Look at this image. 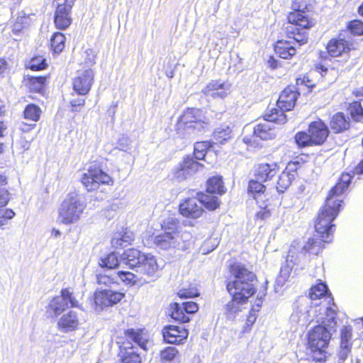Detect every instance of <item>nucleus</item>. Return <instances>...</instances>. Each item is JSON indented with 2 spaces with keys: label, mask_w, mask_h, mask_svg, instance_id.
I'll return each instance as SVG.
<instances>
[{
  "label": "nucleus",
  "mask_w": 363,
  "mask_h": 363,
  "mask_svg": "<svg viewBox=\"0 0 363 363\" xmlns=\"http://www.w3.org/2000/svg\"><path fill=\"white\" fill-rule=\"evenodd\" d=\"M340 345L352 346V328L344 326L340 331Z\"/></svg>",
  "instance_id": "obj_44"
},
{
  "label": "nucleus",
  "mask_w": 363,
  "mask_h": 363,
  "mask_svg": "<svg viewBox=\"0 0 363 363\" xmlns=\"http://www.w3.org/2000/svg\"><path fill=\"white\" fill-rule=\"evenodd\" d=\"M76 0H55L56 10L71 11Z\"/></svg>",
  "instance_id": "obj_53"
},
{
  "label": "nucleus",
  "mask_w": 363,
  "mask_h": 363,
  "mask_svg": "<svg viewBox=\"0 0 363 363\" xmlns=\"http://www.w3.org/2000/svg\"><path fill=\"white\" fill-rule=\"evenodd\" d=\"M162 335L166 342L169 344H181L183 340L187 338L188 333L184 328L168 325L163 328Z\"/></svg>",
  "instance_id": "obj_20"
},
{
  "label": "nucleus",
  "mask_w": 363,
  "mask_h": 363,
  "mask_svg": "<svg viewBox=\"0 0 363 363\" xmlns=\"http://www.w3.org/2000/svg\"><path fill=\"white\" fill-rule=\"evenodd\" d=\"M128 145V139L127 138H122L121 139L119 140V141H118V148L121 150L127 151Z\"/></svg>",
  "instance_id": "obj_63"
},
{
  "label": "nucleus",
  "mask_w": 363,
  "mask_h": 363,
  "mask_svg": "<svg viewBox=\"0 0 363 363\" xmlns=\"http://www.w3.org/2000/svg\"><path fill=\"white\" fill-rule=\"evenodd\" d=\"M121 262L143 275L144 282L155 281L159 277V266L156 258L151 254L143 253L136 249H128L121 255Z\"/></svg>",
  "instance_id": "obj_4"
},
{
  "label": "nucleus",
  "mask_w": 363,
  "mask_h": 363,
  "mask_svg": "<svg viewBox=\"0 0 363 363\" xmlns=\"http://www.w3.org/2000/svg\"><path fill=\"white\" fill-rule=\"evenodd\" d=\"M296 245L297 244L296 242H293L290 246L286 259V264L282 267L280 270V277L278 279V282L279 283H281L282 281H284L289 278L294 265L298 264L301 259L308 253L303 250V247H301V251L298 252Z\"/></svg>",
  "instance_id": "obj_12"
},
{
  "label": "nucleus",
  "mask_w": 363,
  "mask_h": 363,
  "mask_svg": "<svg viewBox=\"0 0 363 363\" xmlns=\"http://www.w3.org/2000/svg\"><path fill=\"white\" fill-rule=\"evenodd\" d=\"M299 93L295 86H289L279 95L277 101V108H272L266 113V118L273 121L277 124H284L286 121L285 111H291L295 106Z\"/></svg>",
  "instance_id": "obj_7"
},
{
  "label": "nucleus",
  "mask_w": 363,
  "mask_h": 363,
  "mask_svg": "<svg viewBox=\"0 0 363 363\" xmlns=\"http://www.w3.org/2000/svg\"><path fill=\"white\" fill-rule=\"evenodd\" d=\"M117 286L123 283L126 286H133L141 281V279L138 275L128 271H118L116 272Z\"/></svg>",
  "instance_id": "obj_29"
},
{
  "label": "nucleus",
  "mask_w": 363,
  "mask_h": 363,
  "mask_svg": "<svg viewBox=\"0 0 363 363\" xmlns=\"http://www.w3.org/2000/svg\"><path fill=\"white\" fill-rule=\"evenodd\" d=\"M128 342H124L120 346L119 356L121 357V363H141V357L135 347L133 345L131 340L135 345H138L143 350H146L147 339L144 336L143 330L140 329H128L125 332Z\"/></svg>",
  "instance_id": "obj_6"
},
{
  "label": "nucleus",
  "mask_w": 363,
  "mask_h": 363,
  "mask_svg": "<svg viewBox=\"0 0 363 363\" xmlns=\"http://www.w3.org/2000/svg\"><path fill=\"white\" fill-rule=\"evenodd\" d=\"M256 319H257V314H256V312L255 311V308H252V310L250 312L249 315L247 316V325L249 326V325H253V323L255 322Z\"/></svg>",
  "instance_id": "obj_62"
},
{
  "label": "nucleus",
  "mask_w": 363,
  "mask_h": 363,
  "mask_svg": "<svg viewBox=\"0 0 363 363\" xmlns=\"http://www.w3.org/2000/svg\"><path fill=\"white\" fill-rule=\"evenodd\" d=\"M94 80V72L91 69L79 71L77 76L72 79L73 90L77 94L84 96L87 94Z\"/></svg>",
  "instance_id": "obj_14"
},
{
  "label": "nucleus",
  "mask_w": 363,
  "mask_h": 363,
  "mask_svg": "<svg viewBox=\"0 0 363 363\" xmlns=\"http://www.w3.org/2000/svg\"><path fill=\"white\" fill-rule=\"evenodd\" d=\"M99 265L101 267L114 269L119 265L118 257L115 252L110 253L104 258L100 259Z\"/></svg>",
  "instance_id": "obj_42"
},
{
  "label": "nucleus",
  "mask_w": 363,
  "mask_h": 363,
  "mask_svg": "<svg viewBox=\"0 0 363 363\" xmlns=\"http://www.w3.org/2000/svg\"><path fill=\"white\" fill-rule=\"evenodd\" d=\"M319 307H309L307 298H302L297 301L296 308L292 313L290 320L301 325H308L315 321V315L318 314Z\"/></svg>",
  "instance_id": "obj_10"
},
{
  "label": "nucleus",
  "mask_w": 363,
  "mask_h": 363,
  "mask_svg": "<svg viewBox=\"0 0 363 363\" xmlns=\"http://www.w3.org/2000/svg\"><path fill=\"white\" fill-rule=\"evenodd\" d=\"M60 297L64 298V301L67 303V308L69 307V304L71 307L79 308V302L75 298L73 293L70 291L68 289H63L60 292Z\"/></svg>",
  "instance_id": "obj_47"
},
{
  "label": "nucleus",
  "mask_w": 363,
  "mask_h": 363,
  "mask_svg": "<svg viewBox=\"0 0 363 363\" xmlns=\"http://www.w3.org/2000/svg\"><path fill=\"white\" fill-rule=\"evenodd\" d=\"M70 11L55 10V23L58 29L65 30L71 24Z\"/></svg>",
  "instance_id": "obj_31"
},
{
  "label": "nucleus",
  "mask_w": 363,
  "mask_h": 363,
  "mask_svg": "<svg viewBox=\"0 0 363 363\" xmlns=\"http://www.w3.org/2000/svg\"><path fill=\"white\" fill-rule=\"evenodd\" d=\"M352 347L340 345V349L338 352L339 363H344L350 353Z\"/></svg>",
  "instance_id": "obj_58"
},
{
  "label": "nucleus",
  "mask_w": 363,
  "mask_h": 363,
  "mask_svg": "<svg viewBox=\"0 0 363 363\" xmlns=\"http://www.w3.org/2000/svg\"><path fill=\"white\" fill-rule=\"evenodd\" d=\"M270 122L277 123L275 121L267 120L265 114L264 123H260L254 128V135L262 140L274 138L276 135V131L272 125L269 123Z\"/></svg>",
  "instance_id": "obj_24"
},
{
  "label": "nucleus",
  "mask_w": 363,
  "mask_h": 363,
  "mask_svg": "<svg viewBox=\"0 0 363 363\" xmlns=\"http://www.w3.org/2000/svg\"><path fill=\"white\" fill-rule=\"evenodd\" d=\"M231 84L221 80H212L203 89L202 93L208 99H224L230 93Z\"/></svg>",
  "instance_id": "obj_15"
},
{
  "label": "nucleus",
  "mask_w": 363,
  "mask_h": 363,
  "mask_svg": "<svg viewBox=\"0 0 363 363\" xmlns=\"http://www.w3.org/2000/svg\"><path fill=\"white\" fill-rule=\"evenodd\" d=\"M233 280L227 284V289L233 298L225 306V314L229 319L234 318L241 311L240 305L245 303L255 292V274L243 265L234 264L230 267Z\"/></svg>",
  "instance_id": "obj_3"
},
{
  "label": "nucleus",
  "mask_w": 363,
  "mask_h": 363,
  "mask_svg": "<svg viewBox=\"0 0 363 363\" xmlns=\"http://www.w3.org/2000/svg\"><path fill=\"white\" fill-rule=\"evenodd\" d=\"M179 211L184 216L197 218L202 215L203 210L199 199L189 198L179 205Z\"/></svg>",
  "instance_id": "obj_19"
},
{
  "label": "nucleus",
  "mask_w": 363,
  "mask_h": 363,
  "mask_svg": "<svg viewBox=\"0 0 363 363\" xmlns=\"http://www.w3.org/2000/svg\"><path fill=\"white\" fill-rule=\"evenodd\" d=\"M82 318L76 311H69L62 315L58 320L59 328L65 333L77 330L81 324Z\"/></svg>",
  "instance_id": "obj_21"
},
{
  "label": "nucleus",
  "mask_w": 363,
  "mask_h": 363,
  "mask_svg": "<svg viewBox=\"0 0 363 363\" xmlns=\"http://www.w3.org/2000/svg\"><path fill=\"white\" fill-rule=\"evenodd\" d=\"M308 131L312 138V143L315 145H322L329 135L327 125L320 119L311 123Z\"/></svg>",
  "instance_id": "obj_18"
},
{
  "label": "nucleus",
  "mask_w": 363,
  "mask_h": 363,
  "mask_svg": "<svg viewBox=\"0 0 363 363\" xmlns=\"http://www.w3.org/2000/svg\"><path fill=\"white\" fill-rule=\"evenodd\" d=\"M84 64L87 67L92 66L95 64V52L92 49H86L84 51Z\"/></svg>",
  "instance_id": "obj_57"
},
{
  "label": "nucleus",
  "mask_w": 363,
  "mask_h": 363,
  "mask_svg": "<svg viewBox=\"0 0 363 363\" xmlns=\"http://www.w3.org/2000/svg\"><path fill=\"white\" fill-rule=\"evenodd\" d=\"M296 177V171L291 170L289 167H286L279 177L276 186L277 191L279 193L284 192L291 186Z\"/></svg>",
  "instance_id": "obj_27"
},
{
  "label": "nucleus",
  "mask_w": 363,
  "mask_h": 363,
  "mask_svg": "<svg viewBox=\"0 0 363 363\" xmlns=\"http://www.w3.org/2000/svg\"><path fill=\"white\" fill-rule=\"evenodd\" d=\"M349 28L354 35H363V23L360 21H352L349 24Z\"/></svg>",
  "instance_id": "obj_56"
},
{
  "label": "nucleus",
  "mask_w": 363,
  "mask_h": 363,
  "mask_svg": "<svg viewBox=\"0 0 363 363\" xmlns=\"http://www.w3.org/2000/svg\"><path fill=\"white\" fill-rule=\"evenodd\" d=\"M82 183L88 191L97 190L101 184H112V178L96 164L89 167L82 177Z\"/></svg>",
  "instance_id": "obj_9"
},
{
  "label": "nucleus",
  "mask_w": 363,
  "mask_h": 363,
  "mask_svg": "<svg viewBox=\"0 0 363 363\" xmlns=\"http://www.w3.org/2000/svg\"><path fill=\"white\" fill-rule=\"evenodd\" d=\"M15 216L11 209L0 208V227L7 224V221Z\"/></svg>",
  "instance_id": "obj_55"
},
{
  "label": "nucleus",
  "mask_w": 363,
  "mask_h": 363,
  "mask_svg": "<svg viewBox=\"0 0 363 363\" xmlns=\"http://www.w3.org/2000/svg\"><path fill=\"white\" fill-rule=\"evenodd\" d=\"M65 37L61 33H55L51 38V46L55 52H60L65 48Z\"/></svg>",
  "instance_id": "obj_45"
},
{
  "label": "nucleus",
  "mask_w": 363,
  "mask_h": 363,
  "mask_svg": "<svg viewBox=\"0 0 363 363\" xmlns=\"http://www.w3.org/2000/svg\"><path fill=\"white\" fill-rule=\"evenodd\" d=\"M177 354L178 351L176 347H168L161 352V358L162 360L171 362L175 358Z\"/></svg>",
  "instance_id": "obj_51"
},
{
  "label": "nucleus",
  "mask_w": 363,
  "mask_h": 363,
  "mask_svg": "<svg viewBox=\"0 0 363 363\" xmlns=\"http://www.w3.org/2000/svg\"><path fill=\"white\" fill-rule=\"evenodd\" d=\"M171 317L179 323H187L190 320L189 315L194 314L199 310V306L194 301H186L182 304L174 303L170 306Z\"/></svg>",
  "instance_id": "obj_13"
},
{
  "label": "nucleus",
  "mask_w": 363,
  "mask_h": 363,
  "mask_svg": "<svg viewBox=\"0 0 363 363\" xmlns=\"http://www.w3.org/2000/svg\"><path fill=\"white\" fill-rule=\"evenodd\" d=\"M76 0H55L56 10L71 11Z\"/></svg>",
  "instance_id": "obj_52"
},
{
  "label": "nucleus",
  "mask_w": 363,
  "mask_h": 363,
  "mask_svg": "<svg viewBox=\"0 0 363 363\" xmlns=\"http://www.w3.org/2000/svg\"><path fill=\"white\" fill-rule=\"evenodd\" d=\"M72 111L74 112L79 111L80 108L85 104V99L82 98L74 99L70 101Z\"/></svg>",
  "instance_id": "obj_59"
},
{
  "label": "nucleus",
  "mask_w": 363,
  "mask_h": 363,
  "mask_svg": "<svg viewBox=\"0 0 363 363\" xmlns=\"http://www.w3.org/2000/svg\"><path fill=\"white\" fill-rule=\"evenodd\" d=\"M348 109L354 120L360 121L363 118V108L359 101L350 104Z\"/></svg>",
  "instance_id": "obj_46"
},
{
  "label": "nucleus",
  "mask_w": 363,
  "mask_h": 363,
  "mask_svg": "<svg viewBox=\"0 0 363 363\" xmlns=\"http://www.w3.org/2000/svg\"><path fill=\"white\" fill-rule=\"evenodd\" d=\"M328 289L325 284L320 282L312 286L310 289L309 297L311 300H316L323 297L328 293Z\"/></svg>",
  "instance_id": "obj_40"
},
{
  "label": "nucleus",
  "mask_w": 363,
  "mask_h": 363,
  "mask_svg": "<svg viewBox=\"0 0 363 363\" xmlns=\"http://www.w3.org/2000/svg\"><path fill=\"white\" fill-rule=\"evenodd\" d=\"M8 68V65L4 59L0 58V74L4 73Z\"/></svg>",
  "instance_id": "obj_64"
},
{
  "label": "nucleus",
  "mask_w": 363,
  "mask_h": 363,
  "mask_svg": "<svg viewBox=\"0 0 363 363\" xmlns=\"http://www.w3.org/2000/svg\"><path fill=\"white\" fill-rule=\"evenodd\" d=\"M204 166L194 157L186 156L180 164L179 168L177 172V177L181 180L192 176L203 169Z\"/></svg>",
  "instance_id": "obj_17"
},
{
  "label": "nucleus",
  "mask_w": 363,
  "mask_h": 363,
  "mask_svg": "<svg viewBox=\"0 0 363 363\" xmlns=\"http://www.w3.org/2000/svg\"><path fill=\"white\" fill-rule=\"evenodd\" d=\"M262 182L259 180L255 181L251 180L249 182L248 185V191L250 193L254 199L259 201L261 199V197L264 194V190L266 189L265 186L262 184Z\"/></svg>",
  "instance_id": "obj_35"
},
{
  "label": "nucleus",
  "mask_w": 363,
  "mask_h": 363,
  "mask_svg": "<svg viewBox=\"0 0 363 363\" xmlns=\"http://www.w3.org/2000/svg\"><path fill=\"white\" fill-rule=\"evenodd\" d=\"M330 126L335 133H339L348 130L350 127V118L343 113H337L332 116Z\"/></svg>",
  "instance_id": "obj_26"
},
{
  "label": "nucleus",
  "mask_w": 363,
  "mask_h": 363,
  "mask_svg": "<svg viewBox=\"0 0 363 363\" xmlns=\"http://www.w3.org/2000/svg\"><path fill=\"white\" fill-rule=\"evenodd\" d=\"M336 312L330 307L320 306L315 323H318L308 334V345L311 356L318 362H325L328 353L325 351L336 328Z\"/></svg>",
  "instance_id": "obj_2"
},
{
  "label": "nucleus",
  "mask_w": 363,
  "mask_h": 363,
  "mask_svg": "<svg viewBox=\"0 0 363 363\" xmlns=\"http://www.w3.org/2000/svg\"><path fill=\"white\" fill-rule=\"evenodd\" d=\"M329 55L332 57L344 56L347 57L350 50L349 43L344 39H332L327 45Z\"/></svg>",
  "instance_id": "obj_22"
},
{
  "label": "nucleus",
  "mask_w": 363,
  "mask_h": 363,
  "mask_svg": "<svg viewBox=\"0 0 363 363\" xmlns=\"http://www.w3.org/2000/svg\"><path fill=\"white\" fill-rule=\"evenodd\" d=\"M154 243L161 249L168 250L177 247L180 243V238L170 233H162L155 237Z\"/></svg>",
  "instance_id": "obj_25"
},
{
  "label": "nucleus",
  "mask_w": 363,
  "mask_h": 363,
  "mask_svg": "<svg viewBox=\"0 0 363 363\" xmlns=\"http://www.w3.org/2000/svg\"><path fill=\"white\" fill-rule=\"evenodd\" d=\"M162 227L164 230V233H170L171 234H176L177 236H179V232L177 231L178 223L176 220L169 218L164 222Z\"/></svg>",
  "instance_id": "obj_49"
},
{
  "label": "nucleus",
  "mask_w": 363,
  "mask_h": 363,
  "mask_svg": "<svg viewBox=\"0 0 363 363\" xmlns=\"http://www.w3.org/2000/svg\"><path fill=\"white\" fill-rule=\"evenodd\" d=\"M279 168L277 163L259 164L255 169V177L260 182H267L274 177L278 172Z\"/></svg>",
  "instance_id": "obj_23"
},
{
  "label": "nucleus",
  "mask_w": 363,
  "mask_h": 363,
  "mask_svg": "<svg viewBox=\"0 0 363 363\" xmlns=\"http://www.w3.org/2000/svg\"><path fill=\"white\" fill-rule=\"evenodd\" d=\"M86 207V203L81 195L70 193L58 209V220L65 225L75 223L80 220Z\"/></svg>",
  "instance_id": "obj_5"
},
{
  "label": "nucleus",
  "mask_w": 363,
  "mask_h": 363,
  "mask_svg": "<svg viewBox=\"0 0 363 363\" xmlns=\"http://www.w3.org/2000/svg\"><path fill=\"white\" fill-rule=\"evenodd\" d=\"M13 38L14 40H20L21 33L23 30V16H18L11 26Z\"/></svg>",
  "instance_id": "obj_50"
},
{
  "label": "nucleus",
  "mask_w": 363,
  "mask_h": 363,
  "mask_svg": "<svg viewBox=\"0 0 363 363\" xmlns=\"http://www.w3.org/2000/svg\"><path fill=\"white\" fill-rule=\"evenodd\" d=\"M45 82L44 77H28V86L31 91L40 92L43 89Z\"/></svg>",
  "instance_id": "obj_41"
},
{
  "label": "nucleus",
  "mask_w": 363,
  "mask_h": 363,
  "mask_svg": "<svg viewBox=\"0 0 363 363\" xmlns=\"http://www.w3.org/2000/svg\"><path fill=\"white\" fill-rule=\"evenodd\" d=\"M352 176L343 173L337 184L330 191L325 205L320 210L315 221L317 238H309L303 246V250L310 255H317L323 248V242H330L333 239L335 225L332 222L342 208V194L347 189Z\"/></svg>",
  "instance_id": "obj_1"
},
{
  "label": "nucleus",
  "mask_w": 363,
  "mask_h": 363,
  "mask_svg": "<svg viewBox=\"0 0 363 363\" xmlns=\"http://www.w3.org/2000/svg\"><path fill=\"white\" fill-rule=\"evenodd\" d=\"M45 59L42 56H35L28 61L25 67L32 71H40L46 68Z\"/></svg>",
  "instance_id": "obj_39"
},
{
  "label": "nucleus",
  "mask_w": 363,
  "mask_h": 363,
  "mask_svg": "<svg viewBox=\"0 0 363 363\" xmlns=\"http://www.w3.org/2000/svg\"><path fill=\"white\" fill-rule=\"evenodd\" d=\"M40 108L35 104L27 105L24 109V118L36 122L39 120L40 116Z\"/></svg>",
  "instance_id": "obj_43"
},
{
  "label": "nucleus",
  "mask_w": 363,
  "mask_h": 363,
  "mask_svg": "<svg viewBox=\"0 0 363 363\" xmlns=\"http://www.w3.org/2000/svg\"><path fill=\"white\" fill-rule=\"evenodd\" d=\"M116 272L108 274H99L96 276V281L99 285H104L108 287L117 286Z\"/></svg>",
  "instance_id": "obj_38"
},
{
  "label": "nucleus",
  "mask_w": 363,
  "mask_h": 363,
  "mask_svg": "<svg viewBox=\"0 0 363 363\" xmlns=\"http://www.w3.org/2000/svg\"><path fill=\"white\" fill-rule=\"evenodd\" d=\"M178 295H179V296L180 298H193V297L197 296L199 295V293L195 289H181L178 292Z\"/></svg>",
  "instance_id": "obj_60"
},
{
  "label": "nucleus",
  "mask_w": 363,
  "mask_h": 363,
  "mask_svg": "<svg viewBox=\"0 0 363 363\" xmlns=\"http://www.w3.org/2000/svg\"><path fill=\"white\" fill-rule=\"evenodd\" d=\"M206 190L210 194H223L224 191L223 183L220 177H213L207 182Z\"/></svg>",
  "instance_id": "obj_34"
},
{
  "label": "nucleus",
  "mask_w": 363,
  "mask_h": 363,
  "mask_svg": "<svg viewBox=\"0 0 363 363\" xmlns=\"http://www.w3.org/2000/svg\"><path fill=\"white\" fill-rule=\"evenodd\" d=\"M232 138V130L228 125L223 124L216 128L213 133V139L216 143L223 144Z\"/></svg>",
  "instance_id": "obj_30"
},
{
  "label": "nucleus",
  "mask_w": 363,
  "mask_h": 363,
  "mask_svg": "<svg viewBox=\"0 0 363 363\" xmlns=\"http://www.w3.org/2000/svg\"><path fill=\"white\" fill-rule=\"evenodd\" d=\"M291 9L293 11L288 16L289 23L302 28H309L313 26V23L306 11L307 5L305 0L294 1Z\"/></svg>",
  "instance_id": "obj_11"
},
{
  "label": "nucleus",
  "mask_w": 363,
  "mask_h": 363,
  "mask_svg": "<svg viewBox=\"0 0 363 363\" xmlns=\"http://www.w3.org/2000/svg\"><path fill=\"white\" fill-rule=\"evenodd\" d=\"M292 34H294V39L296 42H297L300 45L305 44L308 41V35L306 31L299 32L297 28H292Z\"/></svg>",
  "instance_id": "obj_54"
},
{
  "label": "nucleus",
  "mask_w": 363,
  "mask_h": 363,
  "mask_svg": "<svg viewBox=\"0 0 363 363\" xmlns=\"http://www.w3.org/2000/svg\"><path fill=\"white\" fill-rule=\"evenodd\" d=\"M199 199L201 202V206H205L210 211H213L220 206L218 198L216 196L201 194Z\"/></svg>",
  "instance_id": "obj_36"
},
{
  "label": "nucleus",
  "mask_w": 363,
  "mask_h": 363,
  "mask_svg": "<svg viewBox=\"0 0 363 363\" xmlns=\"http://www.w3.org/2000/svg\"><path fill=\"white\" fill-rule=\"evenodd\" d=\"M9 201V194L4 188H0V206L7 204Z\"/></svg>",
  "instance_id": "obj_61"
},
{
  "label": "nucleus",
  "mask_w": 363,
  "mask_h": 363,
  "mask_svg": "<svg viewBox=\"0 0 363 363\" xmlns=\"http://www.w3.org/2000/svg\"><path fill=\"white\" fill-rule=\"evenodd\" d=\"M311 139L310 133L306 132H299L295 136L296 143L300 147L315 145Z\"/></svg>",
  "instance_id": "obj_48"
},
{
  "label": "nucleus",
  "mask_w": 363,
  "mask_h": 363,
  "mask_svg": "<svg viewBox=\"0 0 363 363\" xmlns=\"http://www.w3.org/2000/svg\"><path fill=\"white\" fill-rule=\"evenodd\" d=\"M133 240V238L131 234L124 233L122 235L121 233H116L111 240V245L116 249L123 248L130 245Z\"/></svg>",
  "instance_id": "obj_33"
},
{
  "label": "nucleus",
  "mask_w": 363,
  "mask_h": 363,
  "mask_svg": "<svg viewBox=\"0 0 363 363\" xmlns=\"http://www.w3.org/2000/svg\"><path fill=\"white\" fill-rule=\"evenodd\" d=\"M276 54L281 58L288 59L296 54V48L287 41H278L274 47Z\"/></svg>",
  "instance_id": "obj_28"
},
{
  "label": "nucleus",
  "mask_w": 363,
  "mask_h": 363,
  "mask_svg": "<svg viewBox=\"0 0 363 363\" xmlns=\"http://www.w3.org/2000/svg\"><path fill=\"white\" fill-rule=\"evenodd\" d=\"M210 143L207 141L197 142L194 145V157L196 160H206V156L209 152Z\"/></svg>",
  "instance_id": "obj_37"
},
{
  "label": "nucleus",
  "mask_w": 363,
  "mask_h": 363,
  "mask_svg": "<svg viewBox=\"0 0 363 363\" xmlns=\"http://www.w3.org/2000/svg\"><path fill=\"white\" fill-rule=\"evenodd\" d=\"M208 124L207 118L199 108H187L179 117L177 130H184V135L190 136L197 135L206 130Z\"/></svg>",
  "instance_id": "obj_8"
},
{
  "label": "nucleus",
  "mask_w": 363,
  "mask_h": 363,
  "mask_svg": "<svg viewBox=\"0 0 363 363\" xmlns=\"http://www.w3.org/2000/svg\"><path fill=\"white\" fill-rule=\"evenodd\" d=\"M67 308V303L64 301V298L57 296L49 303L48 311L55 316L60 315Z\"/></svg>",
  "instance_id": "obj_32"
},
{
  "label": "nucleus",
  "mask_w": 363,
  "mask_h": 363,
  "mask_svg": "<svg viewBox=\"0 0 363 363\" xmlns=\"http://www.w3.org/2000/svg\"><path fill=\"white\" fill-rule=\"evenodd\" d=\"M124 294L111 289L98 290L94 294V303L101 308L116 304L123 297Z\"/></svg>",
  "instance_id": "obj_16"
}]
</instances>
